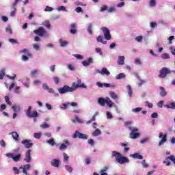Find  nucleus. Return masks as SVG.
<instances>
[{
	"label": "nucleus",
	"mask_w": 175,
	"mask_h": 175,
	"mask_svg": "<svg viewBox=\"0 0 175 175\" xmlns=\"http://www.w3.org/2000/svg\"><path fill=\"white\" fill-rule=\"evenodd\" d=\"M6 109V105L5 104H1L0 107V111H3Z\"/></svg>",
	"instance_id": "338daca9"
},
{
	"label": "nucleus",
	"mask_w": 175,
	"mask_h": 175,
	"mask_svg": "<svg viewBox=\"0 0 175 175\" xmlns=\"http://www.w3.org/2000/svg\"><path fill=\"white\" fill-rule=\"evenodd\" d=\"M12 110H14V113H18L20 112L21 108L20 107H16V105H14L12 107Z\"/></svg>",
	"instance_id": "58836bf2"
},
{
	"label": "nucleus",
	"mask_w": 175,
	"mask_h": 175,
	"mask_svg": "<svg viewBox=\"0 0 175 175\" xmlns=\"http://www.w3.org/2000/svg\"><path fill=\"white\" fill-rule=\"evenodd\" d=\"M71 29H70V33L71 34H76V33H77V29H76L77 25L75 23H72L71 24Z\"/></svg>",
	"instance_id": "f3484780"
},
{
	"label": "nucleus",
	"mask_w": 175,
	"mask_h": 175,
	"mask_svg": "<svg viewBox=\"0 0 175 175\" xmlns=\"http://www.w3.org/2000/svg\"><path fill=\"white\" fill-rule=\"evenodd\" d=\"M12 9H14V11H12L10 13V16L11 17H14L16 15V8L14 6H12Z\"/></svg>",
	"instance_id": "603ef678"
},
{
	"label": "nucleus",
	"mask_w": 175,
	"mask_h": 175,
	"mask_svg": "<svg viewBox=\"0 0 175 175\" xmlns=\"http://www.w3.org/2000/svg\"><path fill=\"white\" fill-rule=\"evenodd\" d=\"M5 101H6L7 105L11 106L12 103L10 102L9 96H6L4 97Z\"/></svg>",
	"instance_id": "79ce46f5"
},
{
	"label": "nucleus",
	"mask_w": 175,
	"mask_h": 175,
	"mask_svg": "<svg viewBox=\"0 0 175 175\" xmlns=\"http://www.w3.org/2000/svg\"><path fill=\"white\" fill-rule=\"evenodd\" d=\"M91 158L90 157H87L86 159H85V164L87 165H90V163H91Z\"/></svg>",
	"instance_id": "13d9d810"
},
{
	"label": "nucleus",
	"mask_w": 175,
	"mask_h": 175,
	"mask_svg": "<svg viewBox=\"0 0 175 175\" xmlns=\"http://www.w3.org/2000/svg\"><path fill=\"white\" fill-rule=\"evenodd\" d=\"M21 159V154H18L16 156H14L12 159L14 160V162H18L20 161Z\"/></svg>",
	"instance_id": "c756f323"
},
{
	"label": "nucleus",
	"mask_w": 175,
	"mask_h": 175,
	"mask_svg": "<svg viewBox=\"0 0 175 175\" xmlns=\"http://www.w3.org/2000/svg\"><path fill=\"white\" fill-rule=\"evenodd\" d=\"M142 111V107H138V108L133 109V113H139Z\"/></svg>",
	"instance_id": "49530a36"
},
{
	"label": "nucleus",
	"mask_w": 175,
	"mask_h": 175,
	"mask_svg": "<svg viewBox=\"0 0 175 175\" xmlns=\"http://www.w3.org/2000/svg\"><path fill=\"white\" fill-rule=\"evenodd\" d=\"M112 156L115 157L116 161H118V163L120 164H124L125 163H129V161L128 157H122V154L118 152L113 151Z\"/></svg>",
	"instance_id": "f03ea898"
},
{
	"label": "nucleus",
	"mask_w": 175,
	"mask_h": 175,
	"mask_svg": "<svg viewBox=\"0 0 175 175\" xmlns=\"http://www.w3.org/2000/svg\"><path fill=\"white\" fill-rule=\"evenodd\" d=\"M38 72V70H33L31 72H30V76L32 77H34L36 75H37Z\"/></svg>",
	"instance_id": "8fccbe9b"
},
{
	"label": "nucleus",
	"mask_w": 175,
	"mask_h": 175,
	"mask_svg": "<svg viewBox=\"0 0 175 175\" xmlns=\"http://www.w3.org/2000/svg\"><path fill=\"white\" fill-rule=\"evenodd\" d=\"M59 160L57 159H53L51 161V166H53L55 167H59Z\"/></svg>",
	"instance_id": "a211bd4d"
},
{
	"label": "nucleus",
	"mask_w": 175,
	"mask_h": 175,
	"mask_svg": "<svg viewBox=\"0 0 175 175\" xmlns=\"http://www.w3.org/2000/svg\"><path fill=\"white\" fill-rule=\"evenodd\" d=\"M68 146H70V142H68V140H64V144H61L60 147H59V149L60 150H63L67 148Z\"/></svg>",
	"instance_id": "dca6fc26"
},
{
	"label": "nucleus",
	"mask_w": 175,
	"mask_h": 175,
	"mask_svg": "<svg viewBox=\"0 0 175 175\" xmlns=\"http://www.w3.org/2000/svg\"><path fill=\"white\" fill-rule=\"evenodd\" d=\"M105 104H107L109 108H112L113 103L110 100L109 97H107L105 98Z\"/></svg>",
	"instance_id": "412c9836"
},
{
	"label": "nucleus",
	"mask_w": 175,
	"mask_h": 175,
	"mask_svg": "<svg viewBox=\"0 0 175 175\" xmlns=\"http://www.w3.org/2000/svg\"><path fill=\"white\" fill-rule=\"evenodd\" d=\"M161 59H164V60L165 59H170V55L168 53H163L161 55Z\"/></svg>",
	"instance_id": "f704fd0d"
},
{
	"label": "nucleus",
	"mask_w": 175,
	"mask_h": 175,
	"mask_svg": "<svg viewBox=\"0 0 175 175\" xmlns=\"http://www.w3.org/2000/svg\"><path fill=\"white\" fill-rule=\"evenodd\" d=\"M92 63H93V59L92 57H90L87 60L82 62V64L83 66H89Z\"/></svg>",
	"instance_id": "2eb2a0df"
},
{
	"label": "nucleus",
	"mask_w": 175,
	"mask_h": 175,
	"mask_svg": "<svg viewBox=\"0 0 175 175\" xmlns=\"http://www.w3.org/2000/svg\"><path fill=\"white\" fill-rule=\"evenodd\" d=\"M101 31H103L104 33V38L107 40H110L111 39V36L110 34V31L107 27H102Z\"/></svg>",
	"instance_id": "6e6552de"
},
{
	"label": "nucleus",
	"mask_w": 175,
	"mask_h": 175,
	"mask_svg": "<svg viewBox=\"0 0 175 175\" xmlns=\"http://www.w3.org/2000/svg\"><path fill=\"white\" fill-rule=\"evenodd\" d=\"M109 96H111V98L113 100H117L118 96L117 95V94H116L115 92H113V91L109 92Z\"/></svg>",
	"instance_id": "a878e982"
},
{
	"label": "nucleus",
	"mask_w": 175,
	"mask_h": 175,
	"mask_svg": "<svg viewBox=\"0 0 175 175\" xmlns=\"http://www.w3.org/2000/svg\"><path fill=\"white\" fill-rule=\"evenodd\" d=\"M145 104L146 105V106L149 108H152L153 107V104L152 103H149V102H146L145 103Z\"/></svg>",
	"instance_id": "774afa93"
},
{
	"label": "nucleus",
	"mask_w": 175,
	"mask_h": 175,
	"mask_svg": "<svg viewBox=\"0 0 175 175\" xmlns=\"http://www.w3.org/2000/svg\"><path fill=\"white\" fill-rule=\"evenodd\" d=\"M131 131L130 133V139H135L140 136V133H139V129L137 127H129Z\"/></svg>",
	"instance_id": "20e7f679"
},
{
	"label": "nucleus",
	"mask_w": 175,
	"mask_h": 175,
	"mask_svg": "<svg viewBox=\"0 0 175 175\" xmlns=\"http://www.w3.org/2000/svg\"><path fill=\"white\" fill-rule=\"evenodd\" d=\"M41 136H42L41 133H36L35 134H33V137H35L37 139H40Z\"/></svg>",
	"instance_id": "c03bdc74"
},
{
	"label": "nucleus",
	"mask_w": 175,
	"mask_h": 175,
	"mask_svg": "<svg viewBox=\"0 0 175 175\" xmlns=\"http://www.w3.org/2000/svg\"><path fill=\"white\" fill-rule=\"evenodd\" d=\"M31 106H29L27 110L26 111V116H27L29 118H36L38 116V113L37 111H33L32 113H31Z\"/></svg>",
	"instance_id": "9d476101"
},
{
	"label": "nucleus",
	"mask_w": 175,
	"mask_h": 175,
	"mask_svg": "<svg viewBox=\"0 0 175 175\" xmlns=\"http://www.w3.org/2000/svg\"><path fill=\"white\" fill-rule=\"evenodd\" d=\"M69 159H70V157L68 156V154L64 152V162L68 163Z\"/></svg>",
	"instance_id": "37998d69"
},
{
	"label": "nucleus",
	"mask_w": 175,
	"mask_h": 175,
	"mask_svg": "<svg viewBox=\"0 0 175 175\" xmlns=\"http://www.w3.org/2000/svg\"><path fill=\"white\" fill-rule=\"evenodd\" d=\"M21 143L23 145H24L25 148L27 149L33 146V144L31 143V140L24 139V140H22Z\"/></svg>",
	"instance_id": "9b49d317"
},
{
	"label": "nucleus",
	"mask_w": 175,
	"mask_h": 175,
	"mask_svg": "<svg viewBox=\"0 0 175 175\" xmlns=\"http://www.w3.org/2000/svg\"><path fill=\"white\" fill-rule=\"evenodd\" d=\"M126 90H127V93L129 94L130 97H132L133 96V90H132V88L130 85H128L126 86Z\"/></svg>",
	"instance_id": "c85d7f7f"
},
{
	"label": "nucleus",
	"mask_w": 175,
	"mask_h": 175,
	"mask_svg": "<svg viewBox=\"0 0 175 175\" xmlns=\"http://www.w3.org/2000/svg\"><path fill=\"white\" fill-rule=\"evenodd\" d=\"M59 43L62 47H64L68 44V41L62 40V39L59 40Z\"/></svg>",
	"instance_id": "7c9ffc66"
},
{
	"label": "nucleus",
	"mask_w": 175,
	"mask_h": 175,
	"mask_svg": "<svg viewBox=\"0 0 175 175\" xmlns=\"http://www.w3.org/2000/svg\"><path fill=\"white\" fill-rule=\"evenodd\" d=\"M96 53H100V55H103V53L102 52V49L100 48H99V47L96 48Z\"/></svg>",
	"instance_id": "bf43d9fd"
},
{
	"label": "nucleus",
	"mask_w": 175,
	"mask_h": 175,
	"mask_svg": "<svg viewBox=\"0 0 175 175\" xmlns=\"http://www.w3.org/2000/svg\"><path fill=\"white\" fill-rule=\"evenodd\" d=\"M40 128L43 129H49L50 128V125L44 122L42 124L40 125Z\"/></svg>",
	"instance_id": "c9c22d12"
},
{
	"label": "nucleus",
	"mask_w": 175,
	"mask_h": 175,
	"mask_svg": "<svg viewBox=\"0 0 175 175\" xmlns=\"http://www.w3.org/2000/svg\"><path fill=\"white\" fill-rule=\"evenodd\" d=\"M21 89V87L20 86H16L15 87V89H14V92L17 94H20V91L19 90Z\"/></svg>",
	"instance_id": "052dcab7"
},
{
	"label": "nucleus",
	"mask_w": 175,
	"mask_h": 175,
	"mask_svg": "<svg viewBox=\"0 0 175 175\" xmlns=\"http://www.w3.org/2000/svg\"><path fill=\"white\" fill-rule=\"evenodd\" d=\"M106 103V99H104L103 98H98V103L100 106H104L105 103Z\"/></svg>",
	"instance_id": "cd10ccee"
},
{
	"label": "nucleus",
	"mask_w": 175,
	"mask_h": 175,
	"mask_svg": "<svg viewBox=\"0 0 175 175\" xmlns=\"http://www.w3.org/2000/svg\"><path fill=\"white\" fill-rule=\"evenodd\" d=\"M96 40L98 42H100L103 44H106L107 43V41H103V36H98L96 38Z\"/></svg>",
	"instance_id": "393cba45"
},
{
	"label": "nucleus",
	"mask_w": 175,
	"mask_h": 175,
	"mask_svg": "<svg viewBox=\"0 0 175 175\" xmlns=\"http://www.w3.org/2000/svg\"><path fill=\"white\" fill-rule=\"evenodd\" d=\"M94 25L90 24L87 29V31L90 35H92V29H93Z\"/></svg>",
	"instance_id": "72a5a7b5"
},
{
	"label": "nucleus",
	"mask_w": 175,
	"mask_h": 175,
	"mask_svg": "<svg viewBox=\"0 0 175 175\" xmlns=\"http://www.w3.org/2000/svg\"><path fill=\"white\" fill-rule=\"evenodd\" d=\"M121 146L123 147V148H124V152L125 153H127L128 152V151H129V147H127V144H121Z\"/></svg>",
	"instance_id": "a19ab883"
},
{
	"label": "nucleus",
	"mask_w": 175,
	"mask_h": 175,
	"mask_svg": "<svg viewBox=\"0 0 175 175\" xmlns=\"http://www.w3.org/2000/svg\"><path fill=\"white\" fill-rule=\"evenodd\" d=\"M159 138L161 139V141H159V146H161L165 144V142H167V134L163 133H159Z\"/></svg>",
	"instance_id": "0eeeda50"
},
{
	"label": "nucleus",
	"mask_w": 175,
	"mask_h": 175,
	"mask_svg": "<svg viewBox=\"0 0 175 175\" xmlns=\"http://www.w3.org/2000/svg\"><path fill=\"white\" fill-rule=\"evenodd\" d=\"M73 57H75V58L79 59V60H82L83 59V56L79 54H75L73 55Z\"/></svg>",
	"instance_id": "6e6d98bb"
},
{
	"label": "nucleus",
	"mask_w": 175,
	"mask_h": 175,
	"mask_svg": "<svg viewBox=\"0 0 175 175\" xmlns=\"http://www.w3.org/2000/svg\"><path fill=\"white\" fill-rule=\"evenodd\" d=\"M97 72L101 75H107V76L110 75V72L106 68H103L102 70H98Z\"/></svg>",
	"instance_id": "ddd939ff"
},
{
	"label": "nucleus",
	"mask_w": 175,
	"mask_h": 175,
	"mask_svg": "<svg viewBox=\"0 0 175 175\" xmlns=\"http://www.w3.org/2000/svg\"><path fill=\"white\" fill-rule=\"evenodd\" d=\"M19 169H21L23 170V173L27 175L28 173H27V170H29L31 169V165H30V164H26L24 165V167H19Z\"/></svg>",
	"instance_id": "4468645a"
},
{
	"label": "nucleus",
	"mask_w": 175,
	"mask_h": 175,
	"mask_svg": "<svg viewBox=\"0 0 175 175\" xmlns=\"http://www.w3.org/2000/svg\"><path fill=\"white\" fill-rule=\"evenodd\" d=\"M53 80H54L55 84L59 83V78L58 77H53Z\"/></svg>",
	"instance_id": "5fc2aeb1"
},
{
	"label": "nucleus",
	"mask_w": 175,
	"mask_h": 175,
	"mask_svg": "<svg viewBox=\"0 0 175 175\" xmlns=\"http://www.w3.org/2000/svg\"><path fill=\"white\" fill-rule=\"evenodd\" d=\"M33 33L41 38H49V33L43 27H40L39 29L33 30Z\"/></svg>",
	"instance_id": "7ed1b4c3"
},
{
	"label": "nucleus",
	"mask_w": 175,
	"mask_h": 175,
	"mask_svg": "<svg viewBox=\"0 0 175 175\" xmlns=\"http://www.w3.org/2000/svg\"><path fill=\"white\" fill-rule=\"evenodd\" d=\"M107 119H113V115L109 112L107 111Z\"/></svg>",
	"instance_id": "e2e57ef3"
},
{
	"label": "nucleus",
	"mask_w": 175,
	"mask_h": 175,
	"mask_svg": "<svg viewBox=\"0 0 175 175\" xmlns=\"http://www.w3.org/2000/svg\"><path fill=\"white\" fill-rule=\"evenodd\" d=\"M100 134H102V131H100L99 129H96V131L93 132L92 135L96 137L100 135Z\"/></svg>",
	"instance_id": "473e14b6"
},
{
	"label": "nucleus",
	"mask_w": 175,
	"mask_h": 175,
	"mask_svg": "<svg viewBox=\"0 0 175 175\" xmlns=\"http://www.w3.org/2000/svg\"><path fill=\"white\" fill-rule=\"evenodd\" d=\"M159 90H161V92H159V95L162 97H165L167 96V92L165 90L163 87L159 88Z\"/></svg>",
	"instance_id": "b1692460"
},
{
	"label": "nucleus",
	"mask_w": 175,
	"mask_h": 175,
	"mask_svg": "<svg viewBox=\"0 0 175 175\" xmlns=\"http://www.w3.org/2000/svg\"><path fill=\"white\" fill-rule=\"evenodd\" d=\"M133 124V122H124V125H125V126L126 127V128H129H129H132L131 126V125Z\"/></svg>",
	"instance_id": "09e8293b"
},
{
	"label": "nucleus",
	"mask_w": 175,
	"mask_h": 175,
	"mask_svg": "<svg viewBox=\"0 0 175 175\" xmlns=\"http://www.w3.org/2000/svg\"><path fill=\"white\" fill-rule=\"evenodd\" d=\"M42 88H43V90H47L48 92H50V93H54V92H55V91L53 90V88H50L49 87V85H47L46 83H43Z\"/></svg>",
	"instance_id": "aec40b11"
},
{
	"label": "nucleus",
	"mask_w": 175,
	"mask_h": 175,
	"mask_svg": "<svg viewBox=\"0 0 175 175\" xmlns=\"http://www.w3.org/2000/svg\"><path fill=\"white\" fill-rule=\"evenodd\" d=\"M137 79H138V81H140L139 83H137L138 87H142V85H143L144 84H146V80L142 79L140 78V77H137Z\"/></svg>",
	"instance_id": "bb28decb"
},
{
	"label": "nucleus",
	"mask_w": 175,
	"mask_h": 175,
	"mask_svg": "<svg viewBox=\"0 0 175 175\" xmlns=\"http://www.w3.org/2000/svg\"><path fill=\"white\" fill-rule=\"evenodd\" d=\"M77 137H79L81 139H88V136L86 134H83V133H80L79 131H76L75 134L72 135V138L77 139Z\"/></svg>",
	"instance_id": "1a4fd4ad"
},
{
	"label": "nucleus",
	"mask_w": 175,
	"mask_h": 175,
	"mask_svg": "<svg viewBox=\"0 0 175 175\" xmlns=\"http://www.w3.org/2000/svg\"><path fill=\"white\" fill-rule=\"evenodd\" d=\"M124 59H125L124 56H119L118 57V65H120V66L124 65Z\"/></svg>",
	"instance_id": "5701e85b"
},
{
	"label": "nucleus",
	"mask_w": 175,
	"mask_h": 175,
	"mask_svg": "<svg viewBox=\"0 0 175 175\" xmlns=\"http://www.w3.org/2000/svg\"><path fill=\"white\" fill-rule=\"evenodd\" d=\"M53 8L50 6H46V9H44V12H53Z\"/></svg>",
	"instance_id": "4d7b16f0"
},
{
	"label": "nucleus",
	"mask_w": 175,
	"mask_h": 175,
	"mask_svg": "<svg viewBox=\"0 0 175 175\" xmlns=\"http://www.w3.org/2000/svg\"><path fill=\"white\" fill-rule=\"evenodd\" d=\"M5 77V70H1L0 71V80H3Z\"/></svg>",
	"instance_id": "de8ad7c7"
},
{
	"label": "nucleus",
	"mask_w": 175,
	"mask_h": 175,
	"mask_svg": "<svg viewBox=\"0 0 175 175\" xmlns=\"http://www.w3.org/2000/svg\"><path fill=\"white\" fill-rule=\"evenodd\" d=\"M65 169L69 173H72V172H73V168L71 166H70V165H65Z\"/></svg>",
	"instance_id": "ea45409f"
},
{
	"label": "nucleus",
	"mask_w": 175,
	"mask_h": 175,
	"mask_svg": "<svg viewBox=\"0 0 175 175\" xmlns=\"http://www.w3.org/2000/svg\"><path fill=\"white\" fill-rule=\"evenodd\" d=\"M46 142H47L48 144H49L51 146H53L55 145V142L54 141L53 138H51V139L47 140Z\"/></svg>",
	"instance_id": "e433bc0d"
},
{
	"label": "nucleus",
	"mask_w": 175,
	"mask_h": 175,
	"mask_svg": "<svg viewBox=\"0 0 175 175\" xmlns=\"http://www.w3.org/2000/svg\"><path fill=\"white\" fill-rule=\"evenodd\" d=\"M159 77L161 79H165L167 75L172 73L171 70H169L167 67H163L161 70H159Z\"/></svg>",
	"instance_id": "39448f33"
},
{
	"label": "nucleus",
	"mask_w": 175,
	"mask_h": 175,
	"mask_svg": "<svg viewBox=\"0 0 175 175\" xmlns=\"http://www.w3.org/2000/svg\"><path fill=\"white\" fill-rule=\"evenodd\" d=\"M10 135L12 136V139L15 141H19V134H18L16 131H12Z\"/></svg>",
	"instance_id": "6ab92c4d"
},
{
	"label": "nucleus",
	"mask_w": 175,
	"mask_h": 175,
	"mask_svg": "<svg viewBox=\"0 0 175 175\" xmlns=\"http://www.w3.org/2000/svg\"><path fill=\"white\" fill-rule=\"evenodd\" d=\"M171 161H172V163L175 165V156L174 155L170 154L168 157H166L165 160L163 161V163L165 164L166 166H170Z\"/></svg>",
	"instance_id": "423d86ee"
},
{
	"label": "nucleus",
	"mask_w": 175,
	"mask_h": 175,
	"mask_svg": "<svg viewBox=\"0 0 175 175\" xmlns=\"http://www.w3.org/2000/svg\"><path fill=\"white\" fill-rule=\"evenodd\" d=\"M8 41H10V43H13V44H17L18 41L16 40H14V38H10L8 40Z\"/></svg>",
	"instance_id": "0e129e2a"
},
{
	"label": "nucleus",
	"mask_w": 175,
	"mask_h": 175,
	"mask_svg": "<svg viewBox=\"0 0 175 175\" xmlns=\"http://www.w3.org/2000/svg\"><path fill=\"white\" fill-rule=\"evenodd\" d=\"M149 25H150L151 29H154L157 27V23L156 22H151L149 23Z\"/></svg>",
	"instance_id": "a18cd8bd"
},
{
	"label": "nucleus",
	"mask_w": 175,
	"mask_h": 175,
	"mask_svg": "<svg viewBox=\"0 0 175 175\" xmlns=\"http://www.w3.org/2000/svg\"><path fill=\"white\" fill-rule=\"evenodd\" d=\"M107 11L109 13H112L116 11V9L114 7H111L109 9H107Z\"/></svg>",
	"instance_id": "680f3d73"
},
{
	"label": "nucleus",
	"mask_w": 175,
	"mask_h": 175,
	"mask_svg": "<svg viewBox=\"0 0 175 175\" xmlns=\"http://www.w3.org/2000/svg\"><path fill=\"white\" fill-rule=\"evenodd\" d=\"M21 52H22V53H26V55H27L28 57H31V53H29V52H28V50H27V49H23V50L21 51Z\"/></svg>",
	"instance_id": "3c124183"
},
{
	"label": "nucleus",
	"mask_w": 175,
	"mask_h": 175,
	"mask_svg": "<svg viewBox=\"0 0 175 175\" xmlns=\"http://www.w3.org/2000/svg\"><path fill=\"white\" fill-rule=\"evenodd\" d=\"M107 5H103V7L100 8V12H105L108 10Z\"/></svg>",
	"instance_id": "69168bd1"
},
{
	"label": "nucleus",
	"mask_w": 175,
	"mask_h": 175,
	"mask_svg": "<svg viewBox=\"0 0 175 175\" xmlns=\"http://www.w3.org/2000/svg\"><path fill=\"white\" fill-rule=\"evenodd\" d=\"M130 157L133 159H143V156L142 154H139L138 152H136L133 154H130Z\"/></svg>",
	"instance_id": "4be33fe9"
},
{
	"label": "nucleus",
	"mask_w": 175,
	"mask_h": 175,
	"mask_svg": "<svg viewBox=\"0 0 175 175\" xmlns=\"http://www.w3.org/2000/svg\"><path fill=\"white\" fill-rule=\"evenodd\" d=\"M125 77V75L124 73H119L118 75H116V79H124Z\"/></svg>",
	"instance_id": "4c0bfd02"
},
{
	"label": "nucleus",
	"mask_w": 175,
	"mask_h": 175,
	"mask_svg": "<svg viewBox=\"0 0 175 175\" xmlns=\"http://www.w3.org/2000/svg\"><path fill=\"white\" fill-rule=\"evenodd\" d=\"M78 88H86V85L84 83H81V80H78L77 83H72V87L65 85L63 88H59L58 92L60 94H64L67 92H73Z\"/></svg>",
	"instance_id": "f257e3e1"
},
{
	"label": "nucleus",
	"mask_w": 175,
	"mask_h": 175,
	"mask_svg": "<svg viewBox=\"0 0 175 175\" xmlns=\"http://www.w3.org/2000/svg\"><path fill=\"white\" fill-rule=\"evenodd\" d=\"M31 150H28L25 152V157L24 159V161L27 163H31Z\"/></svg>",
	"instance_id": "f8f14e48"
},
{
	"label": "nucleus",
	"mask_w": 175,
	"mask_h": 175,
	"mask_svg": "<svg viewBox=\"0 0 175 175\" xmlns=\"http://www.w3.org/2000/svg\"><path fill=\"white\" fill-rule=\"evenodd\" d=\"M42 25L46 27L47 29H51V24H50V22L49 21H46L43 22Z\"/></svg>",
	"instance_id": "2f4dec72"
},
{
	"label": "nucleus",
	"mask_w": 175,
	"mask_h": 175,
	"mask_svg": "<svg viewBox=\"0 0 175 175\" xmlns=\"http://www.w3.org/2000/svg\"><path fill=\"white\" fill-rule=\"evenodd\" d=\"M135 40L138 42H142L143 40L142 36H138L137 37H136Z\"/></svg>",
	"instance_id": "864d4df0"
}]
</instances>
